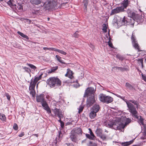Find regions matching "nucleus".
I'll return each mask as SVG.
<instances>
[{
	"mask_svg": "<svg viewBox=\"0 0 146 146\" xmlns=\"http://www.w3.org/2000/svg\"><path fill=\"white\" fill-rule=\"evenodd\" d=\"M44 8L45 10L51 9L49 1L45 5Z\"/></svg>",
	"mask_w": 146,
	"mask_h": 146,
	"instance_id": "obj_33",
	"label": "nucleus"
},
{
	"mask_svg": "<svg viewBox=\"0 0 146 146\" xmlns=\"http://www.w3.org/2000/svg\"><path fill=\"white\" fill-rule=\"evenodd\" d=\"M134 20V21H136L137 22H142L143 21L142 16L141 15H139L135 14L134 16H133L132 18H131Z\"/></svg>",
	"mask_w": 146,
	"mask_h": 146,
	"instance_id": "obj_8",
	"label": "nucleus"
},
{
	"mask_svg": "<svg viewBox=\"0 0 146 146\" xmlns=\"http://www.w3.org/2000/svg\"><path fill=\"white\" fill-rule=\"evenodd\" d=\"M55 116H57L58 117H63L62 112L59 109L55 108L54 109H52Z\"/></svg>",
	"mask_w": 146,
	"mask_h": 146,
	"instance_id": "obj_11",
	"label": "nucleus"
},
{
	"mask_svg": "<svg viewBox=\"0 0 146 146\" xmlns=\"http://www.w3.org/2000/svg\"><path fill=\"white\" fill-rule=\"evenodd\" d=\"M58 52L64 55H66V53L65 52L62 50H59Z\"/></svg>",
	"mask_w": 146,
	"mask_h": 146,
	"instance_id": "obj_52",
	"label": "nucleus"
},
{
	"mask_svg": "<svg viewBox=\"0 0 146 146\" xmlns=\"http://www.w3.org/2000/svg\"><path fill=\"white\" fill-rule=\"evenodd\" d=\"M95 102L94 96L88 97L86 101V105L88 107L92 106Z\"/></svg>",
	"mask_w": 146,
	"mask_h": 146,
	"instance_id": "obj_9",
	"label": "nucleus"
},
{
	"mask_svg": "<svg viewBox=\"0 0 146 146\" xmlns=\"http://www.w3.org/2000/svg\"><path fill=\"white\" fill-rule=\"evenodd\" d=\"M77 31L73 35V36L75 38H78L79 37V35L78 34Z\"/></svg>",
	"mask_w": 146,
	"mask_h": 146,
	"instance_id": "obj_53",
	"label": "nucleus"
},
{
	"mask_svg": "<svg viewBox=\"0 0 146 146\" xmlns=\"http://www.w3.org/2000/svg\"><path fill=\"white\" fill-rule=\"evenodd\" d=\"M57 69V67H54L53 68L50 69V70H48V73H50L52 72H53L56 71Z\"/></svg>",
	"mask_w": 146,
	"mask_h": 146,
	"instance_id": "obj_31",
	"label": "nucleus"
},
{
	"mask_svg": "<svg viewBox=\"0 0 146 146\" xmlns=\"http://www.w3.org/2000/svg\"><path fill=\"white\" fill-rule=\"evenodd\" d=\"M47 82L51 87L56 86H60L61 82L60 80L57 78L51 77L47 80Z\"/></svg>",
	"mask_w": 146,
	"mask_h": 146,
	"instance_id": "obj_2",
	"label": "nucleus"
},
{
	"mask_svg": "<svg viewBox=\"0 0 146 146\" xmlns=\"http://www.w3.org/2000/svg\"><path fill=\"white\" fill-rule=\"evenodd\" d=\"M113 121H114L110 122L108 123L107 125L110 128H112Z\"/></svg>",
	"mask_w": 146,
	"mask_h": 146,
	"instance_id": "obj_45",
	"label": "nucleus"
},
{
	"mask_svg": "<svg viewBox=\"0 0 146 146\" xmlns=\"http://www.w3.org/2000/svg\"><path fill=\"white\" fill-rule=\"evenodd\" d=\"M131 121V119L129 118H127L126 120V122H125L124 125L125 126H126L128 125L129 123H130Z\"/></svg>",
	"mask_w": 146,
	"mask_h": 146,
	"instance_id": "obj_41",
	"label": "nucleus"
},
{
	"mask_svg": "<svg viewBox=\"0 0 146 146\" xmlns=\"http://www.w3.org/2000/svg\"><path fill=\"white\" fill-rule=\"evenodd\" d=\"M113 68H115L116 70H120L122 71L127 70V68H123L121 67H118L117 66L114 67Z\"/></svg>",
	"mask_w": 146,
	"mask_h": 146,
	"instance_id": "obj_30",
	"label": "nucleus"
},
{
	"mask_svg": "<svg viewBox=\"0 0 146 146\" xmlns=\"http://www.w3.org/2000/svg\"><path fill=\"white\" fill-rule=\"evenodd\" d=\"M96 113L93 111L90 112L89 114V116L91 119H93L96 116Z\"/></svg>",
	"mask_w": 146,
	"mask_h": 146,
	"instance_id": "obj_21",
	"label": "nucleus"
},
{
	"mask_svg": "<svg viewBox=\"0 0 146 146\" xmlns=\"http://www.w3.org/2000/svg\"><path fill=\"white\" fill-rule=\"evenodd\" d=\"M84 107L82 106H80L79 107V108L78 109V113H80L81 112H82L83 109Z\"/></svg>",
	"mask_w": 146,
	"mask_h": 146,
	"instance_id": "obj_49",
	"label": "nucleus"
},
{
	"mask_svg": "<svg viewBox=\"0 0 146 146\" xmlns=\"http://www.w3.org/2000/svg\"><path fill=\"white\" fill-rule=\"evenodd\" d=\"M125 86L127 88L130 90H132L133 88V86L128 83H126Z\"/></svg>",
	"mask_w": 146,
	"mask_h": 146,
	"instance_id": "obj_38",
	"label": "nucleus"
},
{
	"mask_svg": "<svg viewBox=\"0 0 146 146\" xmlns=\"http://www.w3.org/2000/svg\"><path fill=\"white\" fill-rule=\"evenodd\" d=\"M103 28L102 29V30L105 33H106L107 32V26L106 24H104L103 25Z\"/></svg>",
	"mask_w": 146,
	"mask_h": 146,
	"instance_id": "obj_39",
	"label": "nucleus"
},
{
	"mask_svg": "<svg viewBox=\"0 0 146 146\" xmlns=\"http://www.w3.org/2000/svg\"><path fill=\"white\" fill-rule=\"evenodd\" d=\"M42 105L44 109L47 111L48 114L51 113V111L50 108L46 102H44V103L42 104Z\"/></svg>",
	"mask_w": 146,
	"mask_h": 146,
	"instance_id": "obj_13",
	"label": "nucleus"
},
{
	"mask_svg": "<svg viewBox=\"0 0 146 146\" xmlns=\"http://www.w3.org/2000/svg\"><path fill=\"white\" fill-rule=\"evenodd\" d=\"M71 131L77 135L79 134H82V133L81 128L80 127L75 128L73 129Z\"/></svg>",
	"mask_w": 146,
	"mask_h": 146,
	"instance_id": "obj_16",
	"label": "nucleus"
},
{
	"mask_svg": "<svg viewBox=\"0 0 146 146\" xmlns=\"http://www.w3.org/2000/svg\"><path fill=\"white\" fill-rule=\"evenodd\" d=\"M70 137L72 141L76 142L78 139V135L71 131L70 133Z\"/></svg>",
	"mask_w": 146,
	"mask_h": 146,
	"instance_id": "obj_12",
	"label": "nucleus"
},
{
	"mask_svg": "<svg viewBox=\"0 0 146 146\" xmlns=\"http://www.w3.org/2000/svg\"><path fill=\"white\" fill-rule=\"evenodd\" d=\"M59 118V119L58 120V121L60 123L62 122V121L61 120V118H62V117H58Z\"/></svg>",
	"mask_w": 146,
	"mask_h": 146,
	"instance_id": "obj_63",
	"label": "nucleus"
},
{
	"mask_svg": "<svg viewBox=\"0 0 146 146\" xmlns=\"http://www.w3.org/2000/svg\"><path fill=\"white\" fill-rule=\"evenodd\" d=\"M132 42L133 46L138 51H140L141 50L140 49L139 46L136 40V39L135 35L133 34H132L131 37Z\"/></svg>",
	"mask_w": 146,
	"mask_h": 146,
	"instance_id": "obj_6",
	"label": "nucleus"
},
{
	"mask_svg": "<svg viewBox=\"0 0 146 146\" xmlns=\"http://www.w3.org/2000/svg\"><path fill=\"white\" fill-rule=\"evenodd\" d=\"M108 44L110 47H111V48H113V44L112 43L110 42V40L108 42Z\"/></svg>",
	"mask_w": 146,
	"mask_h": 146,
	"instance_id": "obj_57",
	"label": "nucleus"
},
{
	"mask_svg": "<svg viewBox=\"0 0 146 146\" xmlns=\"http://www.w3.org/2000/svg\"><path fill=\"white\" fill-rule=\"evenodd\" d=\"M17 33L22 37L24 38L25 40H28L29 39V38L27 36L24 34L23 33H21V32L18 31L17 32Z\"/></svg>",
	"mask_w": 146,
	"mask_h": 146,
	"instance_id": "obj_24",
	"label": "nucleus"
},
{
	"mask_svg": "<svg viewBox=\"0 0 146 146\" xmlns=\"http://www.w3.org/2000/svg\"><path fill=\"white\" fill-rule=\"evenodd\" d=\"M113 94L116 96L117 97L120 98L121 99H122L123 101H124L127 104V102H129V101H127L126 99H125V97L121 96L120 95H119L117 94H115L113 93Z\"/></svg>",
	"mask_w": 146,
	"mask_h": 146,
	"instance_id": "obj_27",
	"label": "nucleus"
},
{
	"mask_svg": "<svg viewBox=\"0 0 146 146\" xmlns=\"http://www.w3.org/2000/svg\"><path fill=\"white\" fill-rule=\"evenodd\" d=\"M62 133H61V131H59L58 132V140H59L60 139V137H62Z\"/></svg>",
	"mask_w": 146,
	"mask_h": 146,
	"instance_id": "obj_46",
	"label": "nucleus"
},
{
	"mask_svg": "<svg viewBox=\"0 0 146 146\" xmlns=\"http://www.w3.org/2000/svg\"><path fill=\"white\" fill-rule=\"evenodd\" d=\"M67 70L68 71L65 75V76L66 77H68L70 79H72L73 77L72 72L69 69H68Z\"/></svg>",
	"mask_w": 146,
	"mask_h": 146,
	"instance_id": "obj_17",
	"label": "nucleus"
},
{
	"mask_svg": "<svg viewBox=\"0 0 146 146\" xmlns=\"http://www.w3.org/2000/svg\"><path fill=\"white\" fill-rule=\"evenodd\" d=\"M49 1L51 9L57 7L56 6L57 2L56 0H50Z\"/></svg>",
	"mask_w": 146,
	"mask_h": 146,
	"instance_id": "obj_15",
	"label": "nucleus"
},
{
	"mask_svg": "<svg viewBox=\"0 0 146 146\" xmlns=\"http://www.w3.org/2000/svg\"><path fill=\"white\" fill-rule=\"evenodd\" d=\"M13 1V0H9V1H7V3L10 6H13L14 5L12 3Z\"/></svg>",
	"mask_w": 146,
	"mask_h": 146,
	"instance_id": "obj_48",
	"label": "nucleus"
},
{
	"mask_svg": "<svg viewBox=\"0 0 146 146\" xmlns=\"http://www.w3.org/2000/svg\"><path fill=\"white\" fill-rule=\"evenodd\" d=\"M27 65L30 67L32 69H33L34 71L36 69V67L34 65L28 63H27Z\"/></svg>",
	"mask_w": 146,
	"mask_h": 146,
	"instance_id": "obj_36",
	"label": "nucleus"
},
{
	"mask_svg": "<svg viewBox=\"0 0 146 146\" xmlns=\"http://www.w3.org/2000/svg\"><path fill=\"white\" fill-rule=\"evenodd\" d=\"M0 119L3 121H6V117L5 115L0 113Z\"/></svg>",
	"mask_w": 146,
	"mask_h": 146,
	"instance_id": "obj_29",
	"label": "nucleus"
},
{
	"mask_svg": "<svg viewBox=\"0 0 146 146\" xmlns=\"http://www.w3.org/2000/svg\"><path fill=\"white\" fill-rule=\"evenodd\" d=\"M88 145V146H97L96 144L93 143L91 142H90Z\"/></svg>",
	"mask_w": 146,
	"mask_h": 146,
	"instance_id": "obj_51",
	"label": "nucleus"
},
{
	"mask_svg": "<svg viewBox=\"0 0 146 146\" xmlns=\"http://www.w3.org/2000/svg\"><path fill=\"white\" fill-rule=\"evenodd\" d=\"M125 125L123 123H119V124L118 125L117 130H121L123 129L125 127Z\"/></svg>",
	"mask_w": 146,
	"mask_h": 146,
	"instance_id": "obj_28",
	"label": "nucleus"
},
{
	"mask_svg": "<svg viewBox=\"0 0 146 146\" xmlns=\"http://www.w3.org/2000/svg\"><path fill=\"white\" fill-rule=\"evenodd\" d=\"M99 99L101 102L107 104L112 102L113 100L112 97L103 94H100L99 95Z\"/></svg>",
	"mask_w": 146,
	"mask_h": 146,
	"instance_id": "obj_4",
	"label": "nucleus"
},
{
	"mask_svg": "<svg viewBox=\"0 0 146 146\" xmlns=\"http://www.w3.org/2000/svg\"><path fill=\"white\" fill-rule=\"evenodd\" d=\"M119 122L117 121H113L112 128L115 130H117Z\"/></svg>",
	"mask_w": 146,
	"mask_h": 146,
	"instance_id": "obj_23",
	"label": "nucleus"
},
{
	"mask_svg": "<svg viewBox=\"0 0 146 146\" xmlns=\"http://www.w3.org/2000/svg\"><path fill=\"white\" fill-rule=\"evenodd\" d=\"M27 65L30 67L32 69H33L34 71L36 69V67L34 65L28 63H27Z\"/></svg>",
	"mask_w": 146,
	"mask_h": 146,
	"instance_id": "obj_35",
	"label": "nucleus"
},
{
	"mask_svg": "<svg viewBox=\"0 0 146 146\" xmlns=\"http://www.w3.org/2000/svg\"><path fill=\"white\" fill-rule=\"evenodd\" d=\"M86 137L90 139H94V138L92 136L90 135L89 134H86Z\"/></svg>",
	"mask_w": 146,
	"mask_h": 146,
	"instance_id": "obj_47",
	"label": "nucleus"
},
{
	"mask_svg": "<svg viewBox=\"0 0 146 146\" xmlns=\"http://www.w3.org/2000/svg\"><path fill=\"white\" fill-rule=\"evenodd\" d=\"M5 96L7 97V99L9 100H10V99L11 96L9 94L7 93H5Z\"/></svg>",
	"mask_w": 146,
	"mask_h": 146,
	"instance_id": "obj_55",
	"label": "nucleus"
},
{
	"mask_svg": "<svg viewBox=\"0 0 146 146\" xmlns=\"http://www.w3.org/2000/svg\"><path fill=\"white\" fill-rule=\"evenodd\" d=\"M60 123L61 127L62 128H63L64 127V124L63 121L62 122Z\"/></svg>",
	"mask_w": 146,
	"mask_h": 146,
	"instance_id": "obj_60",
	"label": "nucleus"
},
{
	"mask_svg": "<svg viewBox=\"0 0 146 146\" xmlns=\"http://www.w3.org/2000/svg\"><path fill=\"white\" fill-rule=\"evenodd\" d=\"M25 20L27 21L26 22H27L29 23H31L32 22V21L31 20H29V19L27 18Z\"/></svg>",
	"mask_w": 146,
	"mask_h": 146,
	"instance_id": "obj_61",
	"label": "nucleus"
},
{
	"mask_svg": "<svg viewBox=\"0 0 146 146\" xmlns=\"http://www.w3.org/2000/svg\"><path fill=\"white\" fill-rule=\"evenodd\" d=\"M42 0H31V3L33 4L38 5L40 4Z\"/></svg>",
	"mask_w": 146,
	"mask_h": 146,
	"instance_id": "obj_19",
	"label": "nucleus"
},
{
	"mask_svg": "<svg viewBox=\"0 0 146 146\" xmlns=\"http://www.w3.org/2000/svg\"><path fill=\"white\" fill-rule=\"evenodd\" d=\"M127 13L128 14L129 17L132 18L135 15V13L132 11L131 10L128 9L127 11Z\"/></svg>",
	"mask_w": 146,
	"mask_h": 146,
	"instance_id": "obj_20",
	"label": "nucleus"
},
{
	"mask_svg": "<svg viewBox=\"0 0 146 146\" xmlns=\"http://www.w3.org/2000/svg\"><path fill=\"white\" fill-rule=\"evenodd\" d=\"M88 129L89 131V133H90V135L95 139V138H96V137L93 133L92 130L90 128H89Z\"/></svg>",
	"mask_w": 146,
	"mask_h": 146,
	"instance_id": "obj_44",
	"label": "nucleus"
},
{
	"mask_svg": "<svg viewBox=\"0 0 146 146\" xmlns=\"http://www.w3.org/2000/svg\"><path fill=\"white\" fill-rule=\"evenodd\" d=\"M50 48V50H53V51H57L58 52V50H59V49H57L56 48Z\"/></svg>",
	"mask_w": 146,
	"mask_h": 146,
	"instance_id": "obj_58",
	"label": "nucleus"
},
{
	"mask_svg": "<svg viewBox=\"0 0 146 146\" xmlns=\"http://www.w3.org/2000/svg\"><path fill=\"white\" fill-rule=\"evenodd\" d=\"M124 11V8L122 7H116L112 10L110 14L111 15H114L115 14L119 13L121 12H123Z\"/></svg>",
	"mask_w": 146,
	"mask_h": 146,
	"instance_id": "obj_10",
	"label": "nucleus"
},
{
	"mask_svg": "<svg viewBox=\"0 0 146 146\" xmlns=\"http://www.w3.org/2000/svg\"><path fill=\"white\" fill-rule=\"evenodd\" d=\"M141 75L143 79L146 82V75H143V74H141Z\"/></svg>",
	"mask_w": 146,
	"mask_h": 146,
	"instance_id": "obj_56",
	"label": "nucleus"
},
{
	"mask_svg": "<svg viewBox=\"0 0 146 146\" xmlns=\"http://www.w3.org/2000/svg\"><path fill=\"white\" fill-rule=\"evenodd\" d=\"M94 89L93 88H88L86 90L85 94L84 95V97H86L89 96H94Z\"/></svg>",
	"mask_w": 146,
	"mask_h": 146,
	"instance_id": "obj_7",
	"label": "nucleus"
},
{
	"mask_svg": "<svg viewBox=\"0 0 146 146\" xmlns=\"http://www.w3.org/2000/svg\"><path fill=\"white\" fill-rule=\"evenodd\" d=\"M117 24H119L120 25H134V20L132 19L131 17H129L128 18L124 16L120 21L118 22L116 21V22Z\"/></svg>",
	"mask_w": 146,
	"mask_h": 146,
	"instance_id": "obj_3",
	"label": "nucleus"
},
{
	"mask_svg": "<svg viewBox=\"0 0 146 146\" xmlns=\"http://www.w3.org/2000/svg\"><path fill=\"white\" fill-rule=\"evenodd\" d=\"M138 119L139 121V123L140 125H143V119L141 116H138L137 115V117H136Z\"/></svg>",
	"mask_w": 146,
	"mask_h": 146,
	"instance_id": "obj_22",
	"label": "nucleus"
},
{
	"mask_svg": "<svg viewBox=\"0 0 146 146\" xmlns=\"http://www.w3.org/2000/svg\"><path fill=\"white\" fill-rule=\"evenodd\" d=\"M84 5L85 7V8L86 9V8L87 7V5L88 4V0H84L83 1V2Z\"/></svg>",
	"mask_w": 146,
	"mask_h": 146,
	"instance_id": "obj_37",
	"label": "nucleus"
},
{
	"mask_svg": "<svg viewBox=\"0 0 146 146\" xmlns=\"http://www.w3.org/2000/svg\"><path fill=\"white\" fill-rule=\"evenodd\" d=\"M24 135V133L22 132L19 135V137H22Z\"/></svg>",
	"mask_w": 146,
	"mask_h": 146,
	"instance_id": "obj_62",
	"label": "nucleus"
},
{
	"mask_svg": "<svg viewBox=\"0 0 146 146\" xmlns=\"http://www.w3.org/2000/svg\"><path fill=\"white\" fill-rule=\"evenodd\" d=\"M36 99L38 102H40L41 104L45 102L43 94H41L39 96H36Z\"/></svg>",
	"mask_w": 146,
	"mask_h": 146,
	"instance_id": "obj_14",
	"label": "nucleus"
},
{
	"mask_svg": "<svg viewBox=\"0 0 146 146\" xmlns=\"http://www.w3.org/2000/svg\"><path fill=\"white\" fill-rule=\"evenodd\" d=\"M42 75V74L38 77H35L34 80L31 79L30 82L29 89L30 94L33 97H35V96L36 92L35 89L36 85L38 81L41 78Z\"/></svg>",
	"mask_w": 146,
	"mask_h": 146,
	"instance_id": "obj_1",
	"label": "nucleus"
},
{
	"mask_svg": "<svg viewBox=\"0 0 146 146\" xmlns=\"http://www.w3.org/2000/svg\"><path fill=\"white\" fill-rule=\"evenodd\" d=\"M138 62L139 63H141V64L142 67L143 66V59H139Z\"/></svg>",
	"mask_w": 146,
	"mask_h": 146,
	"instance_id": "obj_59",
	"label": "nucleus"
},
{
	"mask_svg": "<svg viewBox=\"0 0 146 146\" xmlns=\"http://www.w3.org/2000/svg\"><path fill=\"white\" fill-rule=\"evenodd\" d=\"M23 69L27 72L30 73L31 72L30 69L28 68L24 67Z\"/></svg>",
	"mask_w": 146,
	"mask_h": 146,
	"instance_id": "obj_43",
	"label": "nucleus"
},
{
	"mask_svg": "<svg viewBox=\"0 0 146 146\" xmlns=\"http://www.w3.org/2000/svg\"><path fill=\"white\" fill-rule=\"evenodd\" d=\"M129 101L134 104L136 106V107L137 108L139 105L138 102L137 101L133 100H129Z\"/></svg>",
	"mask_w": 146,
	"mask_h": 146,
	"instance_id": "obj_34",
	"label": "nucleus"
},
{
	"mask_svg": "<svg viewBox=\"0 0 146 146\" xmlns=\"http://www.w3.org/2000/svg\"><path fill=\"white\" fill-rule=\"evenodd\" d=\"M117 57L119 60H123V58L119 54H117L116 56Z\"/></svg>",
	"mask_w": 146,
	"mask_h": 146,
	"instance_id": "obj_50",
	"label": "nucleus"
},
{
	"mask_svg": "<svg viewBox=\"0 0 146 146\" xmlns=\"http://www.w3.org/2000/svg\"><path fill=\"white\" fill-rule=\"evenodd\" d=\"M127 105L129 111L132 113V115L135 117H137V112L134 106L129 102H127Z\"/></svg>",
	"mask_w": 146,
	"mask_h": 146,
	"instance_id": "obj_5",
	"label": "nucleus"
},
{
	"mask_svg": "<svg viewBox=\"0 0 146 146\" xmlns=\"http://www.w3.org/2000/svg\"><path fill=\"white\" fill-rule=\"evenodd\" d=\"M92 111L97 112L100 109V107L98 104H95L92 108Z\"/></svg>",
	"mask_w": 146,
	"mask_h": 146,
	"instance_id": "obj_18",
	"label": "nucleus"
},
{
	"mask_svg": "<svg viewBox=\"0 0 146 146\" xmlns=\"http://www.w3.org/2000/svg\"><path fill=\"white\" fill-rule=\"evenodd\" d=\"M43 48L44 50L47 49V50H50V48H47V47H44Z\"/></svg>",
	"mask_w": 146,
	"mask_h": 146,
	"instance_id": "obj_64",
	"label": "nucleus"
},
{
	"mask_svg": "<svg viewBox=\"0 0 146 146\" xmlns=\"http://www.w3.org/2000/svg\"><path fill=\"white\" fill-rule=\"evenodd\" d=\"M133 139L129 141L126 142L124 143H122V145L123 146H127L133 143Z\"/></svg>",
	"mask_w": 146,
	"mask_h": 146,
	"instance_id": "obj_25",
	"label": "nucleus"
},
{
	"mask_svg": "<svg viewBox=\"0 0 146 146\" xmlns=\"http://www.w3.org/2000/svg\"><path fill=\"white\" fill-rule=\"evenodd\" d=\"M129 3V0H125L123 1L122 4L124 8H126L128 6Z\"/></svg>",
	"mask_w": 146,
	"mask_h": 146,
	"instance_id": "obj_26",
	"label": "nucleus"
},
{
	"mask_svg": "<svg viewBox=\"0 0 146 146\" xmlns=\"http://www.w3.org/2000/svg\"><path fill=\"white\" fill-rule=\"evenodd\" d=\"M56 57L57 59V60L60 62L62 63L66 64V63L64 62V61L62 60L61 58L59 56L56 55Z\"/></svg>",
	"mask_w": 146,
	"mask_h": 146,
	"instance_id": "obj_32",
	"label": "nucleus"
},
{
	"mask_svg": "<svg viewBox=\"0 0 146 146\" xmlns=\"http://www.w3.org/2000/svg\"><path fill=\"white\" fill-rule=\"evenodd\" d=\"M13 128L15 130H17V129L18 126L16 123H14L13 126Z\"/></svg>",
	"mask_w": 146,
	"mask_h": 146,
	"instance_id": "obj_54",
	"label": "nucleus"
},
{
	"mask_svg": "<svg viewBox=\"0 0 146 146\" xmlns=\"http://www.w3.org/2000/svg\"><path fill=\"white\" fill-rule=\"evenodd\" d=\"M103 140H105L106 139V135L104 134H101L99 136Z\"/></svg>",
	"mask_w": 146,
	"mask_h": 146,
	"instance_id": "obj_40",
	"label": "nucleus"
},
{
	"mask_svg": "<svg viewBox=\"0 0 146 146\" xmlns=\"http://www.w3.org/2000/svg\"><path fill=\"white\" fill-rule=\"evenodd\" d=\"M96 133L99 136H100V135H101L102 134V132L101 130L99 129H97L96 132Z\"/></svg>",
	"mask_w": 146,
	"mask_h": 146,
	"instance_id": "obj_42",
	"label": "nucleus"
}]
</instances>
